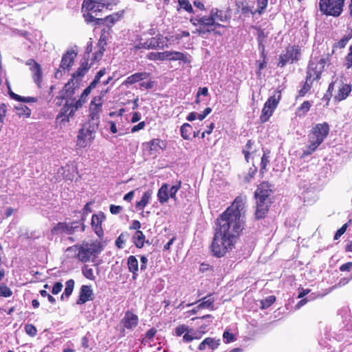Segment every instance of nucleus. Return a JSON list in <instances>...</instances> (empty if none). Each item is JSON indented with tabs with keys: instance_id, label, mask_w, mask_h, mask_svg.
<instances>
[{
	"instance_id": "60",
	"label": "nucleus",
	"mask_w": 352,
	"mask_h": 352,
	"mask_svg": "<svg viewBox=\"0 0 352 352\" xmlns=\"http://www.w3.org/2000/svg\"><path fill=\"white\" fill-rule=\"evenodd\" d=\"M126 236H127V233H121L120 236L116 239L115 244L118 248H123V245L125 243Z\"/></svg>"
},
{
	"instance_id": "16",
	"label": "nucleus",
	"mask_w": 352,
	"mask_h": 352,
	"mask_svg": "<svg viewBox=\"0 0 352 352\" xmlns=\"http://www.w3.org/2000/svg\"><path fill=\"white\" fill-rule=\"evenodd\" d=\"M105 219V216L103 212L98 214H94L91 220V226L94 232L98 237H102L104 235V231L102 227V223Z\"/></svg>"
},
{
	"instance_id": "23",
	"label": "nucleus",
	"mask_w": 352,
	"mask_h": 352,
	"mask_svg": "<svg viewBox=\"0 0 352 352\" xmlns=\"http://www.w3.org/2000/svg\"><path fill=\"white\" fill-rule=\"evenodd\" d=\"M93 290L91 286L82 285L80 290L79 297L77 300L78 305H82L89 300H93Z\"/></svg>"
},
{
	"instance_id": "36",
	"label": "nucleus",
	"mask_w": 352,
	"mask_h": 352,
	"mask_svg": "<svg viewBox=\"0 0 352 352\" xmlns=\"http://www.w3.org/2000/svg\"><path fill=\"white\" fill-rule=\"evenodd\" d=\"M132 241L137 248H142L145 241L144 233L140 230L136 231L132 237Z\"/></svg>"
},
{
	"instance_id": "30",
	"label": "nucleus",
	"mask_w": 352,
	"mask_h": 352,
	"mask_svg": "<svg viewBox=\"0 0 352 352\" xmlns=\"http://www.w3.org/2000/svg\"><path fill=\"white\" fill-rule=\"evenodd\" d=\"M212 294H210L206 297L202 298L201 299H199L197 302L201 301V302L197 305L198 309H208L210 310H214V298L211 297Z\"/></svg>"
},
{
	"instance_id": "47",
	"label": "nucleus",
	"mask_w": 352,
	"mask_h": 352,
	"mask_svg": "<svg viewBox=\"0 0 352 352\" xmlns=\"http://www.w3.org/2000/svg\"><path fill=\"white\" fill-rule=\"evenodd\" d=\"M312 85L313 83L305 80L302 87L298 91L296 99L298 100L299 98L305 96V94L311 89Z\"/></svg>"
},
{
	"instance_id": "24",
	"label": "nucleus",
	"mask_w": 352,
	"mask_h": 352,
	"mask_svg": "<svg viewBox=\"0 0 352 352\" xmlns=\"http://www.w3.org/2000/svg\"><path fill=\"white\" fill-rule=\"evenodd\" d=\"M150 76L151 74L146 72L135 73L128 76L126 78V80L122 82V85L127 87L129 85H133L136 82H140L148 78V77H150Z\"/></svg>"
},
{
	"instance_id": "62",
	"label": "nucleus",
	"mask_w": 352,
	"mask_h": 352,
	"mask_svg": "<svg viewBox=\"0 0 352 352\" xmlns=\"http://www.w3.org/2000/svg\"><path fill=\"white\" fill-rule=\"evenodd\" d=\"M190 36V32L186 30H183L177 33L172 36V38L173 41H179L184 37H188Z\"/></svg>"
},
{
	"instance_id": "58",
	"label": "nucleus",
	"mask_w": 352,
	"mask_h": 352,
	"mask_svg": "<svg viewBox=\"0 0 352 352\" xmlns=\"http://www.w3.org/2000/svg\"><path fill=\"white\" fill-rule=\"evenodd\" d=\"M157 330L155 328L150 329L146 333L144 338L142 339V343L150 342L155 336Z\"/></svg>"
},
{
	"instance_id": "31",
	"label": "nucleus",
	"mask_w": 352,
	"mask_h": 352,
	"mask_svg": "<svg viewBox=\"0 0 352 352\" xmlns=\"http://www.w3.org/2000/svg\"><path fill=\"white\" fill-rule=\"evenodd\" d=\"M127 266L129 272L133 274V278L135 279L138 276V261L135 256H129L127 258Z\"/></svg>"
},
{
	"instance_id": "34",
	"label": "nucleus",
	"mask_w": 352,
	"mask_h": 352,
	"mask_svg": "<svg viewBox=\"0 0 352 352\" xmlns=\"http://www.w3.org/2000/svg\"><path fill=\"white\" fill-rule=\"evenodd\" d=\"M236 7L240 10L241 12L244 15H248L251 14L252 15H254L257 13L256 10H253L252 7H250L246 1H241L236 3Z\"/></svg>"
},
{
	"instance_id": "20",
	"label": "nucleus",
	"mask_w": 352,
	"mask_h": 352,
	"mask_svg": "<svg viewBox=\"0 0 352 352\" xmlns=\"http://www.w3.org/2000/svg\"><path fill=\"white\" fill-rule=\"evenodd\" d=\"M72 108L70 105H69L68 101L65 102V104L61 108L60 112L56 116V121L59 122L60 124H65L69 122L70 118H72L74 116V112H71Z\"/></svg>"
},
{
	"instance_id": "6",
	"label": "nucleus",
	"mask_w": 352,
	"mask_h": 352,
	"mask_svg": "<svg viewBox=\"0 0 352 352\" xmlns=\"http://www.w3.org/2000/svg\"><path fill=\"white\" fill-rule=\"evenodd\" d=\"M107 8L105 3L96 0H84L82 5L83 17L87 23H94L98 25V14Z\"/></svg>"
},
{
	"instance_id": "52",
	"label": "nucleus",
	"mask_w": 352,
	"mask_h": 352,
	"mask_svg": "<svg viewBox=\"0 0 352 352\" xmlns=\"http://www.w3.org/2000/svg\"><path fill=\"white\" fill-rule=\"evenodd\" d=\"M182 187V181L179 180L177 182V184L174 186H173L170 190L168 189V191H169V195H170V197L174 200H176L177 199V197H176V194L177 192V191L181 188Z\"/></svg>"
},
{
	"instance_id": "64",
	"label": "nucleus",
	"mask_w": 352,
	"mask_h": 352,
	"mask_svg": "<svg viewBox=\"0 0 352 352\" xmlns=\"http://www.w3.org/2000/svg\"><path fill=\"white\" fill-rule=\"evenodd\" d=\"M189 332L188 327L185 324L179 325L175 328V334L177 336H181L182 334Z\"/></svg>"
},
{
	"instance_id": "41",
	"label": "nucleus",
	"mask_w": 352,
	"mask_h": 352,
	"mask_svg": "<svg viewBox=\"0 0 352 352\" xmlns=\"http://www.w3.org/2000/svg\"><path fill=\"white\" fill-rule=\"evenodd\" d=\"M98 45H100L99 50L93 54V57L91 58V65H94L95 63L98 62L103 56L104 52L105 51V48L104 47V44L101 41V38L99 40Z\"/></svg>"
},
{
	"instance_id": "25",
	"label": "nucleus",
	"mask_w": 352,
	"mask_h": 352,
	"mask_svg": "<svg viewBox=\"0 0 352 352\" xmlns=\"http://www.w3.org/2000/svg\"><path fill=\"white\" fill-rule=\"evenodd\" d=\"M352 91V87L350 84L341 83L338 87V93L334 96V100L337 102H340L345 100Z\"/></svg>"
},
{
	"instance_id": "51",
	"label": "nucleus",
	"mask_w": 352,
	"mask_h": 352,
	"mask_svg": "<svg viewBox=\"0 0 352 352\" xmlns=\"http://www.w3.org/2000/svg\"><path fill=\"white\" fill-rule=\"evenodd\" d=\"M351 223V219H349L348 221V222L344 223L340 228H339L337 230V232H336V234L333 236V239L334 240L339 239L341 237V236L345 233V232L346 231V229L348 228V227L349 226Z\"/></svg>"
},
{
	"instance_id": "39",
	"label": "nucleus",
	"mask_w": 352,
	"mask_h": 352,
	"mask_svg": "<svg viewBox=\"0 0 352 352\" xmlns=\"http://www.w3.org/2000/svg\"><path fill=\"white\" fill-rule=\"evenodd\" d=\"M311 103L309 100L304 101L300 107L296 109V115L298 117H304L310 110Z\"/></svg>"
},
{
	"instance_id": "54",
	"label": "nucleus",
	"mask_w": 352,
	"mask_h": 352,
	"mask_svg": "<svg viewBox=\"0 0 352 352\" xmlns=\"http://www.w3.org/2000/svg\"><path fill=\"white\" fill-rule=\"evenodd\" d=\"M256 3L257 8L256 9V12L261 15L265 12L267 6L268 0H256Z\"/></svg>"
},
{
	"instance_id": "11",
	"label": "nucleus",
	"mask_w": 352,
	"mask_h": 352,
	"mask_svg": "<svg viewBox=\"0 0 352 352\" xmlns=\"http://www.w3.org/2000/svg\"><path fill=\"white\" fill-rule=\"evenodd\" d=\"M147 58L153 60H181L184 63H188L190 60L187 55L177 51H165L163 52H151L147 55Z\"/></svg>"
},
{
	"instance_id": "44",
	"label": "nucleus",
	"mask_w": 352,
	"mask_h": 352,
	"mask_svg": "<svg viewBox=\"0 0 352 352\" xmlns=\"http://www.w3.org/2000/svg\"><path fill=\"white\" fill-rule=\"evenodd\" d=\"M261 57H262V60H257L256 61V65H257V67H258V70L256 72V75L258 77L261 76V75L262 69H264L265 67H266V66H267V55L265 53V47H264V46H263V50H262V52H261Z\"/></svg>"
},
{
	"instance_id": "37",
	"label": "nucleus",
	"mask_w": 352,
	"mask_h": 352,
	"mask_svg": "<svg viewBox=\"0 0 352 352\" xmlns=\"http://www.w3.org/2000/svg\"><path fill=\"white\" fill-rule=\"evenodd\" d=\"M270 151L269 150H265L263 151V155L261 157V164H260V174L263 176L264 173L267 170V166L270 164Z\"/></svg>"
},
{
	"instance_id": "32",
	"label": "nucleus",
	"mask_w": 352,
	"mask_h": 352,
	"mask_svg": "<svg viewBox=\"0 0 352 352\" xmlns=\"http://www.w3.org/2000/svg\"><path fill=\"white\" fill-rule=\"evenodd\" d=\"M168 184H163L157 192V197L161 204L166 203L170 197L168 195Z\"/></svg>"
},
{
	"instance_id": "53",
	"label": "nucleus",
	"mask_w": 352,
	"mask_h": 352,
	"mask_svg": "<svg viewBox=\"0 0 352 352\" xmlns=\"http://www.w3.org/2000/svg\"><path fill=\"white\" fill-rule=\"evenodd\" d=\"M344 65L347 69L352 68V45H350L349 52L344 57Z\"/></svg>"
},
{
	"instance_id": "10",
	"label": "nucleus",
	"mask_w": 352,
	"mask_h": 352,
	"mask_svg": "<svg viewBox=\"0 0 352 352\" xmlns=\"http://www.w3.org/2000/svg\"><path fill=\"white\" fill-rule=\"evenodd\" d=\"M87 125V126H85L78 131L76 146L80 148L90 146L95 139L96 130L98 126L89 122Z\"/></svg>"
},
{
	"instance_id": "43",
	"label": "nucleus",
	"mask_w": 352,
	"mask_h": 352,
	"mask_svg": "<svg viewBox=\"0 0 352 352\" xmlns=\"http://www.w3.org/2000/svg\"><path fill=\"white\" fill-rule=\"evenodd\" d=\"M274 111V109H271L268 106L264 104L260 116V121L262 123H265L268 121L270 117L273 115Z\"/></svg>"
},
{
	"instance_id": "22",
	"label": "nucleus",
	"mask_w": 352,
	"mask_h": 352,
	"mask_svg": "<svg viewBox=\"0 0 352 352\" xmlns=\"http://www.w3.org/2000/svg\"><path fill=\"white\" fill-rule=\"evenodd\" d=\"M92 65L89 63L88 56H83L79 67L75 71L72 77L73 78H82L89 70Z\"/></svg>"
},
{
	"instance_id": "13",
	"label": "nucleus",
	"mask_w": 352,
	"mask_h": 352,
	"mask_svg": "<svg viewBox=\"0 0 352 352\" xmlns=\"http://www.w3.org/2000/svg\"><path fill=\"white\" fill-rule=\"evenodd\" d=\"M300 54L301 50L298 45L287 47L285 53L280 55L278 66L283 67L288 63H293L298 61L300 59Z\"/></svg>"
},
{
	"instance_id": "50",
	"label": "nucleus",
	"mask_w": 352,
	"mask_h": 352,
	"mask_svg": "<svg viewBox=\"0 0 352 352\" xmlns=\"http://www.w3.org/2000/svg\"><path fill=\"white\" fill-rule=\"evenodd\" d=\"M75 170H76V168L74 166L67 165L63 173V177L67 180L73 181L74 179V173Z\"/></svg>"
},
{
	"instance_id": "5",
	"label": "nucleus",
	"mask_w": 352,
	"mask_h": 352,
	"mask_svg": "<svg viewBox=\"0 0 352 352\" xmlns=\"http://www.w3.org/2000/svg\"><path fill=\"white\" fill-rule=\"evenodd\" d=\"M236 241L237 239L215 230L213 239L210 246L212 256L217 258L224 256L228 252L234 248Z\"/></svg>"
},
{
	"instance_id": "18",
	"label": "nucleus",
	"mask_w": 352,
	"mask_h": 352,
	"mask_svg": "<svg viewBox=\"0 0 352 352\" xmlns=\"http://www.w3.org/2000/svg\"><path fill=\"white\" fill-rule=\"evenodd\" d=\"M138 316L131 311H126L121 320L123 327L127 329H132L138 324Z\"/></svg>"
},
{
	"instance_id": "1",
	"label": "nucleus",
	"mask_w": 352,
	"mask_h": 352,
	"mask_svg": "<svg viewBox=\"0 0 352 352\" xmlns=\"http://www.w3.org/2000/svg\"><path fill=\"white\" fill-rule=\"evenodd\" d=\"M246 201L245 195L237 196L231 206L216 219L215 230L238 239L243 229L241 217L245 212Z\"/></svg>"
},
{
	"instance_id": "38",
	"label": "nucleus",
	"mask_w": 352,
	"mask_h": 352,
	"mask_svg": "<svg viewBox=\"0 0 352 352\" xmlns=\"http://www.w3.org/2000/svg\"><path fill=\"white\" fill-rule=\"evenodd\" d=\"M152 192L151 190L144 192L140 201L136 202L135 208L138 210H142L148 204Z\"/></svg>"
},
{
	"instance_id": "61",
	"label": "nucleus",
	"mask_w": 352,
	"mask_h": 352,
	"mask_svg": "<svg viewBox=\"0 0 352 352\" xmlns=\"http://www.w3.org/2000/svg\"><path fill=\"white\" fill-rule=\"evenodd\" d=\"M257 172V167L255 165H253L248 169V172L247 175L245 176V180L246 182H250L251 179H252Z\"/></svg>"
},
{
	"instance_id": "29",
	"label": "nucleus",
	"mask_w": 352,
	"mask_h": 352,
	"mask_svg": "<svg viewBox=\"0 0 352 352\" xmlns=\"http://www.w3.org/2000/svg\"><path fill=\"white\" fill-rule=\"evenodd\" d=\"M219 340H216L214 338L208 337L205 338L198 346V349L204 351L206 349V346L212 350H214L219 346Z\"/></svg>"
},
{
	"instance_id": "42",
	"label": "nucleus",
	"mask_w": 352,
	"mask_h": 352,
	"mask_svg": "<svg viewBox=\"0 0 352 352\" xmlns=\"http://www.w3.org/2000/svg\"><path fill=\"white\" fill-rule=\"evenodd\" d=\"M75 282L73 279H69L66 281L65 288L64 292L60 296V299L63 300L64 297L69 298L73 292Z\"/></svg>"
},
{
	"instance_id": "49",
	"label": "nucleus",
	"mask_w": 352,
	"mask_h": 352,
	"mask_svg": "<svg viewBox=\"0 0 352 352\" xmlns=\"http://www.w3.org/2000/svg\"><path fill=\"white\" fill-rule=\"evenodd\" d=\"M82 273L86 278L90 280H94L96 279L93 269L89 267L87 265H85L82 267Z\"/></svg>"
},
{
	"instance_id": "7",
	"label": "nucleus",
	"mask_w": 352,
	"mask_h": 352,
	"mask_svg": "<svg viewBox=\"0 0 352 352\" xmlns=\"http://www.w3.org/2000/svg\"><path fill=\"white\" fill-rule=\"evenodd\" d=\"M331 60L330 54H327V57L320 59L315 58L309 60L306 71L305 80L314 83V82L319 81L321 78L322 74L324 71L326 64H329Z\"/></svg>"
},
{
	"instance_id": "4",
	"label": "nucleus",
	"mask_w": 352,
	"mask_h": 352,
	"mask_svg": "<svg viewBox=\"0 0 352 352\" xmlns=\"http://www.w3.org/2000/svg\"><path fill=\"white\" fill-rule=\"evenodd\" d=\"M329 125L327 122L317 124L312 127L308 135L309 144L303 150L302 157L314 153L329 133Z\"/></svg>"
},
{
	"instance_id": "57",
	"label": "nucleus",
	"mask_w": 352,
	"mask_h": 352,
	"mask_svg": "<svg viewBox=\"0 0 352 352\" xmlns=\"http://www.w3.org/2000/svg\"><path fill=\"white\" fill-rule=\"evenodd\" d=\"M255 29L257 31V40L258 45L263 47V46H264L263 43L265 38H266V35L265 34L264 30H262L261 28L256 27Z\"/></svg>"
},
{
	"instance_id": "27",
	"label": "nucleus",
	"mask_w": 352,
	"mask_h": 352,
	"mask_svg": "<svg viewBox=\"0 0 352 352\" xmlns=\"http://www.w3.org/2000/svg\"><path fill=\"white\" fill-rule=\"evenodd\" d=\"M150 153L157 152L159 150L164 151L166 148V143L160 138L153 139L146 143Z\"/></svg>"
},
{
	"instance_id": "59",
	"label": "nucleus",
	"mask_w": 352,
	"mask_h": 352,
	"mask_svg": "<svg viewBox=\"0 0 352 352\" xmlns=\"http://www.w3.org/2000/svg\"><path fill=\"white\" fill-rule=\"evenodd\" d=\"M25 331L27 334L31 337H34L37 334V329L32 324H28L25 326Z\"/></svg>"
},
{
	"instance_id": "56",
	"label": "nucleus",
	"mask_w": 352,
	"mask_h": 352,
	"mask_svg": "<svg viewBox=\"0 0 352 352\" xmlns=\"http://www.w3.org/2000/svg\"><path fill=\"white\" fill-rule=\"evenodd\" d=\"M178 3L179 6L188 12H194L193 8L188 0H178Z\"/></svg>"
},
{
	"instance_id": "14",
	"label": "nucleus",
	"mask_w": 352,
	"mask_h": 352,
	"mask_svg": "<svg viewBox=\"0 0 352 352\" xmlns=\"http://www.w3.org/2000/svg\"><path fill=\"white\" fill-rule=\"evenodd\" d=\"M77 56V52L74 50H68L62 56L59 68L55 72V77L58 78L59 74L61 75L62 72H69L74 65L75 59Z\"/></svg>"
},
{
	"instance_id": "28",
	"label": "nucleus",
	"mask_w": 352,
	"mask_h": 352,
	"mask_svg": "<svg viewBox=\"0 0 352 352\" xmlns=\"http://www.w3.org/2000/svg\"><path fill=\"white\" fill-rule=\"evenodd\" d=\"M281 91L276 89L272 96H270L264 104L268 106L271 109H276L281 100Z\"/></svg>"
},
{
	"instance_id": "63",
	"label": "nucleus",
	"mask_w": 352,
	"mask_h": 352,
	"mask_svg": "<svg viewBox=\"0 0 352 352\" xmlns=\"http://www.w3.org/2000/svg\"><path fill=\"white\" fill-rule=\"evenodd\" d=\"M85 102L82 99L79 98L74 103L69 104V105H70V107L72 108L70 113L71 112L75 113L78 110V109L80 108L82 106V104Z\"/></svg>"
},
{
	"instance_id": "15",
	"label": "nucleus",
	"mask_w": 352,
	"mask_h": 352,
	"mask_svg": "<svg viewBox=\"0 0 352 352\" xmlns=\"http://www.w3.org/2000/svg\"><path fill=\"white\" fill-rule=\"evenodd\" d=\"M25 65L29 66L34 82L38 88H41L43 78L41 65L34 58L28 59L25 61Z\"/></svg>"
},
{
	"instance_id": "12",
	"label": "nucleus",
	"mask_w": 352,
	"mask_h": 352,
	"mask_svg": "<svg viewBox=\"0 0 352 352\" xmlns=\"http://www.w3.org/2000/svg\"><path fill=\"white\" fill-rule=\"evenodd\" d=\"M104 94L101 93V95L95 96L92 98L89 104V121L90 124L98 126L100 122V113L102 111V107L103 104Z\"/></svg>"
},
{
	"instance_id": "26",
	"label": "nucleus",
	"mask_w": 352,
	"mask_h": 352,
	"mask_svg": "<svg viewBox=\"0 0 352 352\" xmlns=\"http://www.w3.org/2000/svg\"><path fill=\"white\" fill-rule=\"evenodd\" d=\"M123 11L113 13L112 14L108 15L104 18L98 19V25H107L108 27H111L114 23L118 21L123 16Z\"/></svg>"
},
{
	"instance_id": "17",
	"label": "nucleus",
	"mask_w": 352,
	"mask_h": 352,
	"mask_svg": "<svg viewBox=\"0 0 352 352\" xmlns=\"http://www.w3.org/2000/svg\"><path fill=\"white\" fill-rule=\"evenodd\" d=\"M270 204V200L256 199V206L254 213L256 219H261L266 217Z\"/></svg>"
},
{
	"instance_id": "8",
	"label": "nucleus",
	"mask_w": 352,
	"mask_h": 352,
	"mask_svg": "<svg viewBox=\"0 0 352 352\" xmlns=\"http://www.w3.org/2000/svg\"><path fill=\"white\" fill-rule=\"evenodd\" d=\"M85 219L82 218L72 222H58L52 228L51 232L53 235H73L78 231L85 232Z\"/></svg>"
},
{
	"instance_id": "19",
	"label": "nucleus",
	"mask_w": 352,
	"mask_h": 352,
	"mask_svg": "<svg viewBox=\"0 0 352 352\" xmlns=\"http://www.w3.org/2000/svg\"><path fill=\"white\" fill-rule=\"evenodd\" d=\"M272 191L271 185L267 182H263L258 186L254 197L256 199L270 200Z\"/></svg>"
},
{
	"instance_id": "45",
	"label": "nucleus",
	"mask_w": 352,
	"mask_h": 352,
	"mask_svg": "<svg viewBox=\"0 0 352 352\" xmlns=\"http://www.w3.org/2000/svg\"><path fill=\"white\" fill-rule=\"evenodd\" d=\"M254 141L252 140H248L244 148L242 150V153L244 155L245 160L246 162H249L250 158L251 156L252 148L254 146Z\"/></svg>"
},
{
	"instance_id": "21",
	"label": "nucleus",
	"mask_w": 352,
	"mask_h": 352,
	"mask_svg": "<svg viewBox=\"0 0 352 352\" xmlns=\"http://www.w3.org/2000/svg\"><path fill=\"white\" fill-rule=\"evenodd\" d=\"M75 78H72L65 85L63 89L60 92V96H57L56 99L62 100L64 98H72L76 90V87L74 86V80Z\"/></svg>"
},
{
	"instance_id": "2",
	"label": "nucleus",
	"mask_w": 352,
	"mask_h": 352,
	"mask_svg": "<svg viewBox=\"0 0 352 352\" xmlns=\"http://www.w3.org/2000/svg\"><path fill=\"white\" fill-rule=\"evenodd\" d=\"M231 14L229 10H223L217 8H213L208 14H196L190 19V23L197 27L195 34L199 36L214 33L216 35H221L217 30L218 28H226L223 23H230Z\"/></svg>"
},
{
	"instance_id": "35",
	"label": "nucleus",
	"mask_w": 352,
	"mask_h": 352,
	"mask_svg": "<svg viewBox=\"0 0 352 352\" xmlns=\"http://www.w3.org/2000/svg\"><path fill=\"white\" fill-rule=\"evenodd\" d=\"M159 46V43L155 38H151L144 43H140L135 45L136 49H155Z\"/></svg>"
},
{
	"instance_id": "55",
	"label": "nucleus",
	"mask_w": 352,
	"mask_h": 352,
	"mask_svg": "<svg viewBox=\"0 0 352 352\" xmlns=\"http://www.w3.org/2000/svg\"><path fill=\"white\" fill-rule=\"evenodd\" d=\"M12 294V290L6 284H0V296L7 298L11 296Z\"/></svg>"
},
{
	"instance_id": "40",
	"label": "nucleus",
	"mask_w": 352,
	"mask_h": 352,
	"mask_svg": "<svg viewBox=\"0 0 352 352\" xmlns=\"http://www.w3.org/2000/svg\"><path fill=\"white\" fill-rule=\"evenodd\" d=\"M352 38V31H350L338 42L335 43L333 45V49H343L346 47L348 42Z\"/></svg>"
},
{
	"instance_id": "9",
	"label": "nucleus",
	"mask_w": 352,
	"mask_h": 352,
	"mask_svg": "<svg viewBox=\"0 0 352 352\" xmlns=\"http://www.w3.org/2000/svg\"><path fill=\"white\" fill-rule=\"evenodd\" d=\"M345 0H320L319 9L322 14L338 17L343 11Z\"/></svg>"
},
{
	"instance_id": "46",
	"label": "nucleus",
	"mask_w": 352,
	"mask_h": 352,
	"mask_svg": "<svg viewBox=\"0 0 352 352\" xmlns=\"http://www.w3.org/2000/svg\"><path fill=\"white\" fill-rule=\"evenodd\" d=\"M192 128L188 123H184L180 128L181 135L184 140H189Z\"/></svg>"
},
{
	"instance_id": "3",
	"label": "nucleus",
	"mask_w": 352,
	"mask_h": 352,
	"mask_svg": "<svg viewBox=\"0 0 352 352\" xmlns=\"http://www.w3.org/2000/svg\"><path fill=\"white\" fill-rule=\"evenodd\" d=\"M102 250L100 242L91 241H83L80 244H76L67 248V252H74V258L82 263L94 261Z\"/></svg>"
},
{
	"instance_id": "48",
	"label": "nucleus",
	"mask_w": 352,
	"mask_h": 352,
	"mask_svg": "<svg viewBox=\"0 0 352 352\" xmlns=\"http://www.w3.org/2000/svg\"><path fill=\"white\" fill-rule=\"evenodd\" d=\"M276 296H269L265 299L262 300L261 301V309H265L270 307L272 304H274L276 301Z\"/></svg>"
},
{
	"instance_id": "33",
	"label": "nucleus",
	"mask_w": 352,
	"mask_h": 352,
	"mask_svg": "<svg viewBox=\"0 0 352 352\" xmlns=\"http://www.w3.org/2000/svg\"><path fill=\"white\" fill-rule=\"evenodd\" d=\"M7 86L9 89V95L12 99H14L16 101H19V102H36L37 101L36 98L23 97V96H21L14 93L13 91H12L10 89V83L8 81H7Z\"/></svg>"
}]
</instances>
